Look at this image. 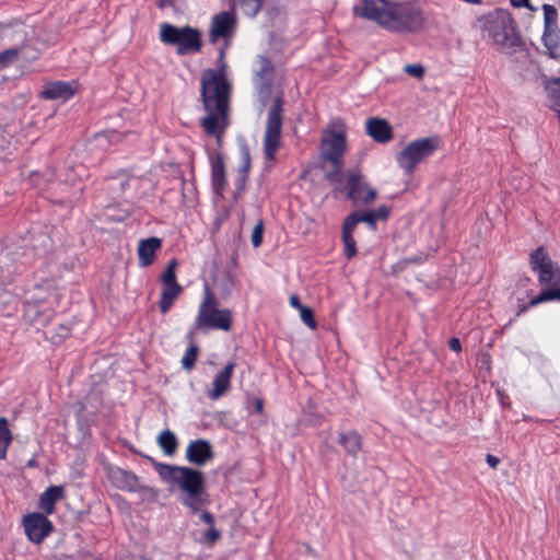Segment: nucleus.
Listing matches in <instances>:
<instances>
[{
    "instance_id": "f257e3e1",
    "label": "nucleus",
    "mask_w": 560,
    "mask_h": 560,
    "mask_svg": "<svg viewBox=\"0 0 560 560\" xmlns=\"http://www.w3.org/2000/svg\"><path fill=\"white\" fill-rule=\"evenodd\" d=\"M230 82L225 73V65L219 69H206L201 75V98L208 115L201 119L205 131L213 136L218 143L228 127V105Z\"/></svg>"
},
{
    "instance_id": "f03ea898",
    "label": "nucleus",
    "mask_w": 560,
    "mask_h": 560,
    "mask_svg": "<svg viewBox=\"0 0 560 560\" xmlns=\"http://www.w3.org/2000/svg\"><path fill=\"white\" fill-rule=\"evenodd\" d=\"M354 5L355 15L377 23L381 27L396 33H411L423 25L420 8L411 2L392 0H360Z\"/></svg>"
},
{
    "instance_id": "7ed1b4c3",
    "label": "nucleus",
    "mask_w": 560,
    "mask_h": 560,
    "mask_svg": "<svg viewBox=\"0 0 560 560\" xmlns=\"http://www.w3.org/2000/svg\"><path fill=\"white\" fill-rule=\"evenodd\" d=\"M161 481L171 492H179L180 503L197 513L208 502L202 471L188 467L155 462L153 464Z\"/></svg>"
},
{
    "instance_id": "20e7f679",
    "label": "nucleus",
    "mask_w": 560,
    "mask_h": 560,
    "mask_svg": "<svg viewBox=\"0 0 560 560\" xmlns=\"http://www.w3.org/2000/svg\"><path fill=\"white\" fill-rule=\"evenodd\" d=\"M482 38L497 51L512 55L522 46L521 35L512 14L504 9H498L480 19Z\"/></svg>"
},
{
    "instance_id": "39448f33",
    "label": "nucleus",
    "mask_w": 560,
    "mask_h": 560,
    "mask_svg": "<svg viewBox=\"0 0 560 560\" xmlns=\"http://www.w3.org/2000/svg\"><path fill=\"white\" fill-rule=\"evenodd\" d=\"M530 268L538 276L540 285L546 287L537 296L530 300L529 305L536 306L550 300H540L542 295L560 292V267L552 261L544 247L536 248L529 257Z\"/></svg>"
},
{
    "instance_id": "423d86ee",
    "label": "nucleus",
    "mask_w": 560,
    "mask_h": 560,
    "mask_svg": "<svg viewBox=\"0 0 560 560\" xmlns=\"http://www.w3.org/2000/svg\"><path fill=\"white\" fill-rule=\"evenodd\" d=\"M195 326L202 331L211 329L230 331L232 328L231 311L228 308H218V301L208 285H205L203 289Z\"/></svg>"
},
{
    "instance_id": "0eeeda50",
    "label": "nucleus",
    "mask_w": 560,
    "mask_h": 560,
    "mask_svg": "<svg viewBox=\"0 0 560 560\" xmlns=\"http://www.w3.org/2000/svg\"><path fill=\"white\" fill-rule=\"evenodd\" d=\"M160 39L166 45L176 46L178 55L196 54L201 48V34L190 26L177 27L163 23L160 25Z\"/></svg>"
},
{
    "instance_id": "6e6552de",
    "label": "nucleus",
    "mask_w": 560,
    "mask_h": 560,
    "mask_svg": "<svg viewBox=\"0 0 560 560\" xmlns=\"http://www.w3.org/2000/svg\"><path fill=\"white\" fill-rule=\"evenodd\" d=\"M439 148L436 137H428L409 142L396 156L398 166L405 174H411L416 166L431 156Z\"/></svg>"
},
{
    "instance_id": "1a4fd4ad",
    "label": "nucleus",
    "mask_w": 560,
    "mask_h": 560,
    "mask_svg": "<svg viewBox=\"0 0 560 560\" xmlns=\"http://www.w3.org/2000/svg\"><path fill=\"white\" fill-rule=\"evenodd\" d=\"M282 98L277 96L268 109L264 133V154L266 160L273 161L281 147Z\"/></svg>"
},
{
    "instance_id": "9d476101",
    "label": "nucleus",
    "mask_w": 560,
    "mask_h": 560,
    "mask_svg": "<svg viewBox=\"0 0 560 560\" xmlns=\"http://www.w3.org/2000/svg\"><path fill=\"white\" fill-rule=\"evenodd\" d=\"M346 132L340 121H334L330 129L325 130L322 139V155L331 162L337 168L340 167L342 155L346 151Z\"/></svg>"
},
{
    "instance_id": "9b49d317",
    "label": "nucleus",
    "mask_w": 560,
    "mask_h": 560,
    "mask_svg": "<svg viewBox=\"0 0 560 560\" xmlns=\"http://www.w3.org/2000/svg\"><path fill=\"white\" fill-rule=\"evenodd\" d=\"M23 526L27 538L35 544H40L52 530V523L40 513L26 515Z\"/></svg>"
},
{
    "instance_id": "f8f14e48",
    "label": "nucleus",
    "mask_w": 560,
    "mask_h": 560,
    "mask_svg": "<svg viewBox=\"0 0 560 560\" xmlns=\"http://www.w3.org/2000/svg\"><path fill=\"white\" fill-rule=\"evenodd\" d=\"M347 188L348 196L354 203L369 205L376 197V191L368 186L361 173L357 171L350 173Z\"/></svg>"
},
{
    "instance_id": "ddd939ff",
    "label": "nucleus",
    "mask_w": 560,
    "mask_h": 560,
    "mask_svg": "<svg viewBox=\"0 0 560 560\" xmlns=\"http://www.w3.org/2000/svg\"><path fill=\"white\" fill-rule=\"evenodd\" d=\"M236 20L233 12L223 11L212 19L210 27V40L217 42L219 38H230L233 35Z\"/></svg>"
},
{
    "instance_id": "4468645a",
    "label": "nucleus",
    "mask_w": 560,
    "mask_h": 560,
    "mask_svg": "<svg viewBox=\"0 0 560 560\" xmlns=\"http://www.w3.org/2000/svg\"><path fill=\"white\" fill-rule=\"evenodd\" d=\"M235 366V362H229L214 375L212 387L207 392V396L211 400L220 399L230 390Z\"/></svg>"
},
{
    "instance_id": "2eb2a0df",
    "label": "nucleus",
    "mask_w": 560,
    "mask_h": 560,
    "mask_svg": "<svg viewBox=\"0 0 560 560\" xmlns=\"http://www.w3.org/2000/svg\"><path fill=\"white\" fill-rule=\"evenodd\" d=\"M77 82L54 81L45 84L40 95L45 100L68 101L77 92Z\"/></svg>"
},
{
    "instance_id": "dca6fc26",
    "label": "nucleus",
    "mask_w": 560,
    "mask_h": 560,
    "mask_svg": "<svg viewBox=\"0 0 560 560\" xmlns=\"http://www.w3.org/2000/svg\"><path fill=\"white\" fill-rule=\"evenodd\" d=\"M212 458V446L207 440L191 441L186 448V459L196 466H203Z\"/></svg>"
},
{
    "instance_id": "f3484780",
    "label": "nucleus",
    "mask_w": 560,
    "mask_h": 560,
    "mask_svg": "<svg viewBox=\"0 0 560 560\" xmlns=\"http://www.w3.org/2000/svg\"><path fill=\"white\" fill-rule=\"evenodd\" d=\"M273 75V66L270 60L259 57L258 68L256 69L255 85L260 98L265 102L268 97Z\"/></svg>"
},
{
    "instance_id": "a211bd4d",
    "label": "nucleus",
    "mask_w": 560,
    "mask_h": 560,
    "mask_svg": "<svg viewBox=\"0 0 560 560\" xmlns=\"http://www.w3.org/2000/svg\"><path fill=\"white\" fill-rule=\"evenodd\" d=\"M108 478L115 487L125 491L133 492L139 488L138 477L118 467L108 471Z\"/></svg>"
},
{
    "instance_id": "6ab92c4d",
    "label": "nucleus",
    "mask_w": 560,
    "mask_h": 560,
    "mask_svg": "<svg viewBox=\"0 0 560 560\" xmlns=\"http://www.w3.org/2000/svg\"><path fill=\"white\" fill-rule=\"evenodd\" d=\"M162 241L159 237L152 236L143 238L138 245L139 266L147 267L154 260L155 253L161 248Z\"/></svg>"
},
{
    "instance_id": "aec40b11",
    "label": "nucleus",
    "mask_w": 560,
    "mask_h": 560,
    "mask_svg": "<svg viewBox=\"0 0 560 560\" xmlns=\"http://www.w3.org/2000/svg\"><path fill=\"white\" fill-rule=\"evenodd\" d=\"M366 133L381 143L388 142L393 137L390 125L382 118H370L365 124Z\"/></svg>"
},
{
    "instance_id": "412c9836",
    "label": "nucleus",
    "mask_w": 560,
    "mask_h": 560,
    "mask_svg": "<svg viewBox=\"0 0 560 560\" xmlns=\"http://www.w3.org/2000/svg\"><path fill=\"white\" fill-rule=\"evenodd\" d=\"M63 495L62 486H50L40 495L39 505L46 514H51L55 503Z\"/></svg>"
},
{
    "instance_id": "4be33fe9",
    "label": "nucleus",
    "mask_w": 560,
    "mask_h": 560,
    "mask_svg": "<svg viewBox=\"0 0 560 560\" xmlns=\"http://www.w3.org/2000/svg\"><path fill=\"white\" fill-rule=\"evenodd\" d=\"M210 166H211V177L212 185L215 190H220L223 188L225 183L224 176V163L223 159L220 154H214L210 156Z\"/></svg>"
},
{
    "instance_id": "5701e85b",
    "label": "nucleus",
    "mask_w": 560,
    "mask_h": 560,
    "mask_svg": "<svg viewBox=\"0 0 560 560\" xmlns=\"http://www.w3.org/2000/svg\"><path fill=\"white\" fill-rule=\"evenodd\" d=\"M183 288L180 284L176 285H163L161 298H160V310L163 314L167 313L172 307L174 301L182 293Z\"/></svg>"
},
{
    "instance_id": "b1692460",
    "label": "nucleus",
    "mask_w": 560,
    "mask_h": 560,
    "mask_svg": "<svg viewBox=\"0 0 560 560\" xmlns=\"http://www.w3.org/2000/svg\"><path fill=\"white\" fill-rule=\"evenodd\" d=\"M360 222L366 223L373 231L376 229V221L374 219V214L371 211L352 212L346 218L343 224L348 230L354 231L355 226Z\"/></svg>"
},
{
    "instance_id": "393cba45",
    "label": "nucleus",
    "mask_w": 560,
    "mask_h": 560,
    "mask_svg": "<svg viewBox=\"0 0 560 560\" xmlns=\"http://www.w3.org/2000/svg\"><path fill=\"white\" fill-rule=\"evenodd\" d=\"M339 443L342 444L348 454L354 457L358 455L362 447L361 436L355 431L340 433Z\"/></svg>"
},
{
    "instance_id": "a878e982",
    "label": "nucleus",
    "mask_w": 560,
    "mask_h": 560,
    "mask_svg": "<svg viewBox=\"0 0 560 560\" xmlns=\"http://www.w3.org/2000/svg\"><path fill=\"white\" fill-rule=\"evenodd\" d=\"M156 442L163 453L167 456H173L178 446L176 435L168 429L163 430L159 434Z\"/></svg>"
},
{
    "instance_id": "bb28decb",
    "label": "nucleus",
    "mask_w": 560,
    "mask_h": 560,
    "mask_svg": "<svg viewBox=\"0 0 560 560\" xmlns=\"http://www.w3.org/2000/svg\"><path fill=\"white\" fill-rule=\"evenodd\" d=\"M544 44L551 57H557L560 52V28L553 27L544 32Z\"/></svg>"
},
{
    "instance_id": "cd10ccee",
    "label": "nucleus",
    "mask_w": 560,
    "mask_h": 560,
    "mask_svg": "<svg viewBox=\"0 0 560 560\" xmlns=\"http://www.w3.org/2000/svg\"><path fill=\"white\" fill-rule=\"evenodd\" d=\"M262 2L264 0H234L233 8L246 16L254 18L259 12Z\"/></svg>"
},
{
    "instance_id": "c85d7f7f",
    "label": "nucleus",
    "mask_w": 560,
    "mask_h": 560,
    "mask_svg": "<svg viewBox=\"0 0 560 560\" xmlns=\"http://www.w3.org/2000/svg\"><path fill=\"white\" fill-rule=\"evenodd\" d=\"M12 442V434L9 430L7 418H0V459L7 457V451Z\"/></svg>"
},
{
    "instance_id": "c756f323",
    "label": "nucleus",
    "mask_w": 560,
    "mask_h": 560,
    "mask_svg": "<svg viewBox=\"0 0 560 560\" xmlns=\"http://www.w3.org/2000/svg\"><path fill=\"white\" fill-rule=\"evenodd\" d=\"M544 85L549 101L553 105L560 106V78L552 80L545 79Z\"/></svg>"
},
{
    "instance_id": "7c9ffc66",
    "label": "nucleus",
    "mask_w": 560,
    "mask_h": 560,
    "mask_svg": "<svg viewBox=\"0 0 560 560\" xmlns=\"http://www.w3.org/2000/svg\"><path fill=\"white\" fill-rule=\"evenodd\" d=\"M342 242L345 245V255L348 259H351L357 254L355 241L352 236L353 230H348L345 224H342Z\"/></svg>"
},
{
    "instance_id": "2f4dec72",
    "label": "nucleus",
    "mask_w": 560,
    "mask_h": 560,
    "mask_svg": "<svg viewBox=\"0 0 560 560\" xmlns=\"http://www.w3.org/2000/svg\"><path fill=\"white\" fill-rule=\"evenodd\" d=\"M542 11H544L545 31L553 28V27H558V11H557V9L551 4H544Z\"/></svg>"
},
{
    "instance_id": "473e14b6",
    "label": "nucleus",
    "mask_w": 560,
    "mask_h": 560,
    "mask_svg": "<svg viewBox=\"0 0 560 560\" xmlns=\"http://www.w3.org/2000/svg\"><path fill=\"white\" fill-rule=\"evenodd\" d=\"M176 265H177L176 260H171L167 264L164 272L161 276L162 285H176V284H178V282L176 281V273H175Z\"/></svg>"
},
{
    "instance_id": "72a5a7b5",
    "label": "nucleus",
    "mask_w": 560,
    "mask_h": 560,
    "mask_svg": "<svg viewBox=\"0 0 560 560\" xmlns=\"http://www.w3.org/2000/svg\"><path fill=\"white\" fill-rule=\"evenodd\" d=\"M14 36H20V40H24V34L20 24L12 25H2L0 24V38H10Z\"/></svg>"
},
{
    "instance_id": "f704fd0d",
    "label": "nucleus",
    "mask_w": 560,
    "mask_h": 560,
    "mask_svg": "<svg viewBox=\"0 0 560 560\" xmlns=\"http://www.w3.org/2000/svg\"><path fill=\"white\" fill-rule=\"evenodd\" d=\"M197 360V347L190 346L182 358V365L186 370H190Z\"/></svg>"
},
{
    "instance_id": "c9c22d12",
    "label": "nucleus",
    "mask_w": 560,
    "mask_h": 560,
    "mask_svg": "<svg viewBox=\"0 0 560 560\" xmlns=\"http://www.w3.org/2000/svg\"><path fill=\"white\" fill-rule=\"evenodd\" d=\"M262 237H264V221L259 220L257 222V224L255 225L252 236H250L252 245L255 248L259 247L262 243Z\"/></svg>"
},
{
    "instance_id": "e433bc0d",
    "label": "nucleus",
    "mask_w": 560,
    "mask_h": 560,
    "mask_svg": "<svg viewBox=\"0 0 560 560\" xmlns=\"http://www.w3.org/2000/svg\"><path fill=\"white\" fill-rule=\"evenodd\" d=\"M298 311L300 312V317H301L302 322L311 329H315L316 322L314 319L313 311L305 305Z\"/></svg>"
},
{
    "instance_id": "4c0bfd02",
    "label": "nucleus",
    "mask_w": 560,
    "mask_h": 560,
    "mask_svg": "<svg viewBox=\"0 0 560 560\" xmlns=\"http://www.w3.org/2000/svg\"><path fill=\"white\" fill-rule=\"evenodd\" d=\"M18 56V49L11 48L0 52V69L11 63Z\"/></svg>"
},
{
    "instance_id": "58836bf2",
    "label": "nucleus",
    "mask_w": 560,
    "mask_h": 560,
    "mask_svg": "<svg viewBox=\"0 0 560 560\" xmlns=\"http://www.w3.org/2000/svg\"><path fill=\"white\" fill-rule=\"evenodd\" d=\"M404 72L413 78L421 79L424 74V68L420 63L406 65Z\"/></svg>"
},
{
    "instance_id": "ea45409f",
    "label": "nucleus",
    "mask_w": 560,
    "mask_h": 560,
    "mask_svg": "<svg viewBox=\"0 0 560 560\" xmlns=\"http://www.w3.org/2000/svg\"><path fill=\"white\" fill-rule=\"evenodd\" d=\"M36 314H37V310H36L35 306H28L26 312H25V316L31 322L36 323V324L42 325V326L46 325L48 318L47 317H45L43 319L42 318H36V316H35Z\"/></svg>"
},
{
    "instance_id": "a19ab883",
    "label": "nucleus",
    "mask_w": 560,
    "mask_h": 560,
    "mask_svg": "<svg viewBox=\"0 0 560 560\" xmlns=\"http://www.w3.org/2000/svg\"><path fill=\"white\" fill-rule=\"evenodd\" d=\"M131 178L126 175L121 174L117 178L113 179L110 187L114 188V186L117 184L119 186L120 191H125L126 187L129 186Z\"/></svg>"
},
{
    "instance_id": "79ce46f5",
    "label": "nucleus",
    "mask_w": 560,
    "mask_h": 560,
    "mask_svg": "<svg viewBox=\"0 0 560 560\" xmlns=\"http://www.w3.org/2000/svg\"><path fill=\"white\" fill-rule=\"evenodd\" d=\"M219 537L220 533L214 526H210L205 533V539L210 544L215 542L219 539Z\"/></svg>"
},
{
    "instance_id": "37998d69",
    "label": "nucleus",
    "mask_w": 560,
    "mask_h": 560,
    "mask_svg": "<svg viewBox=\"0 0 560 560\" xmlns=\"http://www.w3.org/2000/svg\"><path fill=\"white\" fill-rule=\"evenodd\" d=\"M374 214V219L376 220H385L389 214V209L385 206L377 208L376 210H370Z\"/></svg>"
},
{
    "instance_id": "c03bdc74",
    "label": "nucleus",
    "mask_w": 560,
    "mask_h": 560,
    "mask_svg": "<svg viewBox=\"0 0 560 560\" xmlns=\"http://www.w3.org/2000/svg\"><path fill=\"white\" fill-rule=\"evenodd\" d=\"M242 158H243V166L242 172L246 173L249 168L250 159H249V152L246 148L242 150Z\"/></svg>"
},
{
    "instance_id": "a18cd8bd",
    "label": "nucleus",
    "mask_w": 560,
    "mask_h": 560,
    "mask_svg": "<svg viewBox=\"0 0 560 560\" xmlns=\"http://www.w3.org/2000/svg\"><path fill=\"white\" fill-rule=\"evenodd\" d=\"M511 4L515 8H527L532 11L535 10L529 3V0H510Z\"/></svg>"
},
{
    "instance_id": "49530a36",
    "label": "nucleus",
    "mask_w": 560,
    "mask_h": 560,
    "mask_svg": "<svg viewBox=\"0 0 560 560\" xmlns=\"http://www.w3.org/2000/svg\"><path fill=\"white\" fill-rule=\"evenodd\" d=\"M200 520H201L203 523L208 524V525H209V527H210V526H213L214 521H213V516H212V514H211L210 512H208V511H202V513L200 514Z\"/></svg>"
},
{
    "instance_id": "de8ad7c7",
    "label": "nucleus",
    "mask_w": 560,
    "mask_h": 560,
    "mask_svg": "<svg viewBox=\"0 0 560 560\" xmlns=\"http://www.w3.org/2000/svg\"><path fill=\"white\" fill-rule=\"evenodd\" d=\"M448 346H450V349L455 351V352H459L460 349H462L460 341H459L458 338H452L448 341Z\"/></svg>"
},
{
    "instance_id": "09e8293b",
    "label": "nucleus",
    "mask_w": 560,
    "mask_h": 560,
    "mask_svg": "<svg viewBox=\"0 0 560 560\" xmlns=\"http://www.w3.org/2000/svg\"><path fill=\"white\" fill-rule=\"evenodd\" d=\"M486 460L489 464V466L492 467V468H495L499 465V463H500L499 458L493 456V455H491V454L487 455Z\"/></svg>"
},
{
    "instance_id": "8fccbe9b",
    "label": "nucleus",
    "mask_w": 560,
    "mask_h": 560,
    "mask_svg": "<svg viewBox=\"0 0 560 560\" xmlns=\"http://www.w3.org/2000/svg\"><path fill=\"white\" fill-rule=\"evenodd\" d=\"M290 305L296 310H300L301 307L304 306L303 304H301L300 299L296 295L290 296Z\"/></svg>"
},
{
    "instance_id": "3c124183",
    "label": "nucleus",
    "mask_w": 560,
    "mask_h": 560,
    "mask_svg": "<svg viewBox=\"0 0 560 560\" xmlns=\"http://www.w3.org/2000/svg\"><path fill=\"white\" fill-rule=\"evenodd\" d=\"M254 409L257 413H261L264 410V402L260 398H255L254 400Z\"/></svg>"
},
{
    "instance_id": "603ef678",
    "label": "nucleus",
    "mask_w": 560,
    "mask_h": 560,
    "mask_svg": "<svg viewBox=\"0 0 560 560\" xmlns=\"http://www.w3.org/2000/svg\"><path fill=\"white\" fill-rule=\"evenodd\" d=\"M544 299L545 300H558V301H560V292H558L557 294H549L548 293L547 295H542L540 298V300H544Z\"/></svg>"
},
{
    "instance_id": "864d4df0",
    "label": "nucleus",
    "mask_w": 560,
    "mask_h": 560,
    "mask_svg": "<svg viewBox=\"0 0 560 560\" xmlns=\"http://www.w3.org/2000/svg\"><path fill=\"white\" fill-rule=\"evenodd\" d=\"M69 328L66 327V326H60V334H59V337L62 339V338H66L68 335H69Z\"/></svg>"
},
{
    "instance_id": "5fc2aeb1",
    "label": "nucleus",
    "mask_w": 560,
    "mask_h": 560,
    "mask_svg": "<svg viewBox=\"0 0 560 560\" xmlns=\"http://www.w3.org/2000/svg\"><path fill=\"white\" fill-rule=\"evenodd\" d=\"M337 176H338V170L336 171V173L329 174L328 179L335 180Z\"/></svg>"
},
{
    "instance_id": "6e6d98bb",
    "label": "nucleus",
    "mask_w": 560,
    "mask_h": 560,
    "mask_svg": "<svg viewBox=\"0 0 560 560\" xmlns=\"http://www.w3.org/2000/svg\"><path fill=\"white\" fill-rule=\"evenodd\" d=\"M223 56H224V51H223V50H221V51H220V58H221V59H223Z\"/></svg>"
}]
</instances>
